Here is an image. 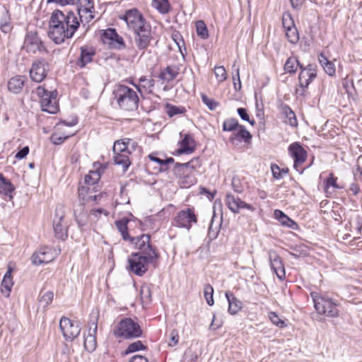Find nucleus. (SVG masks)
I'll use <instances>...</instances> for the list:
<instances>
[{
    "mask_svg": "<svg viewBox=\"0 0 362 362\" xmlns=\"http://www.w3.org/2000/svg\"><path fill=\"white\" fill-rule=\"evenodd\" d=\"M79 26L80 21L74 11L55 9L50 17L48 36L60 45L66 39L71 38Z\"/></svg>",
    "mask_w": 362,
    "mask_h": 362,
    "instance_id": "obj_1",
    "label": "nucleus"
},
{
    "mask_svg": "<svg viewBox=\"0 0 362 362\" xmlns=\"http://www.w3.org/2000/svg\"><path fill=\"white\" fill-rule=\"evenodd\" d=\"M115 95L121 109L134 111L138 108L139 98L132 88L125 85H119L115 91Z\"/></svg>",
    "mask_w": 362,
    "mask_h": 362,
    "instance_id": "obj_2",
    "label": "nucleus"
},
{
    "mask_svg": "<svg viewBox=\"0 0 362 362\" xmlns=\"http://www.w3.org/2000/svg\"><path fill=\"white\" fill-rule=\"evenodd\" d=\"M310 296L314 302V306L317 313L329 317H337L339 315L338 304L331 298L322 296L317 292H312Z\"/></svg>",
    "mask_w": 362,
    "mask_h": 362,
    "instance_id": "obj_3",
    "label": "nucleus"
},
{
    "mask_svg": "<svg viewBox=\"0 0 362 362\" xmlns=\"http://www.w3.org/2000/svg\"><path fill=\"white\" fill-rule=\"evenodd\" d=\"M113 334L116 337H122L126 339L137 338L141 336L142 330L139 325L132 319L126 317L122 319L113 329Z\"/></svg>",
    "mask_w": 362,
    "mask_h": 362,
    "instance_id": "obj_4",
    "label": "nucleus"
},
{
    "mask_svg": "<svg viewBox=\"0 0 362 362\" xmlns=\"http://www.w3.org/2000/svg\"><path fill=\"white\" fill-rule=\"evenodd\" d=\"M132 240H129L135 245L142 255L146 256L150 262H155L158 258L159 255L156 249L150 243L151 237L147 234H142L139 236L132 237Z\"/></svg>",
    "mask_w": 362,
    "mask_h": 362,
    "instance_id": "obj_5",
    "label": "nucleus"
},
{
    "mask_svg": "<svg viewBox=\"0 0 362 362\" xmlns=\"http://www.w3.org/2000/svg\"><path fill=\"white\" fill-rule=\"evenodd\" d=\"M119 18L126 23L128 29L133 33L149 24L136 8L127 10Z\"/></svg>",
    "mask_w": 362,
    "mask_h": 362,
    "instance_id": "obj_6",
    "label": "nucleus"
},
{
    "mask_svg": "<svg viewBox=\"0 0 362 362\" xmlns=\"http://www.w3.org/2000/svg\"><path fill=\"white\" fill-rule=\"evenodd\" d=\"M37 95L41 98L40 105L42 110L50 114H55L58 111V105L56 103L57 92H49L42 86L37 88Z\"/></svg>",
    "mask_w": 362,
    "mask_h": 362,
    "instance_id": "obj_7",
    "label": "nucleus"
},
{
    "mask_svg": "<svg viewBox=\"0 0 362 362\" xmlns=\"http://www.w3.org/2000/svg\"><path fill=\"white\" fill-rule=\"evenodd\" d=\"M129 270L139 276H143L148 270V264L151 263L146 256L140 252H133L128 259Z\"/></svg>",
    "mask_w": 362,
    "mask_h": 362,
    "instance_id": "obj_8",
    "label": "nucleus"
},
{
    "mask_svg": "<svg viewBox=\"0 0 362 362\" xmlns=\"http://www.w3.org/2000/svg\"><path fill=\"white\" fill-rule=\"evenodd\" d=\"M93 0H78L76 16L83 26L90 23L95 17Z\"/></svg>",
    "mask_w": 362,
    "mask_h": 362,
    "instance_id": "obj_9",
    "label": "nucleus"
},
{
    "mask_svg": "<svg viewBox=\"0 0 362 362\" xmlns=\"http://www.w3.org/2000/svg\"><path fill=\"white\" fill-rule=\"evenodd\" d=\"M24 48L28 53L47 52L44 42L37 32L28 31L24 40Z\"/></svg>",
    "mask_w": 362,
    "mask_h": 362,
    "instance_id": "obj_10",
    "label": "nucleus"
},
{
    "mask_svg": "<svg viewBox=\"0 0 362 362\" xmlns=\"http://www.w3.org/2000/svg\"><path fill=\"white\" fill-rule=\"evenodd\" d=\"M134 34L136 47L144 52L153 39L151 25L148 24L141 29L136 30Z\"/></svg>",
    "mask_w": 362,
    "mask_h": 362,
    "instance_id": "obj_11",
    "label": "nucleus"
},
{
    "mask_svg": "<svg viewBox=\"0 0 362 362\" xmlns=\"http://www.w3.org/2000/svg\"><path fill=\"white\" fill-rule=\"evenodd\" d=\"M49 68V63L43 58L33 61L30 70V78L37 83L42 82L47 75Z\"/></svg>",
    "mask_w": 362,
    "mask_h": 362,
    "instance_id": "obj_12",
    "label": "nucleus"
},
{
    "mask_svg": "<svg viewBox=\"0 0 362 362\" xmlns=\"http://www.w3.org/2000/svg\"><path fill=\"white\" fill-rule=\"evenodd\" d=\"M59 327L66 340L73 341L81 332L78 322H73L68 317H62L59 322Z\"/></svg>",
    "mask_w": 362,
    "mask_h": 362,
    "instance_id": "obj_13",
    "label": "nucleus"
},
{
    "mask_svg": "<svg viewBox=\"0 0 362 362\" xmlns=\"http://www.w3.org/2000/svg\"><path fill=\"white\" fill-rule=\"evenodd\" d=\"M175 221L176 226L182 228L189 229L192 224L197 222V218L194 214V210L190 208L179 211L175 218Z\"/></svg>",
    "mask_w": 362,
    "mask_h": 362,
    "instance_id": "obj_14",
    "label": "nucleus"
},
{
    "mask_svg": "<svg viewBox=\"0 0 362 362\" xmlns=\"http://www.w3.org/2000/svg\"><path fill=\"white\" fill-rule=\"evenodd\" d=\"M100 179V173L98 170H90L89 173L85 175L84 181L87 186H82L78 188V194L81 196L90 191L96 192L98 182Z\"/></svg>",
    "mask_w": 362,
    "mask_h": 362,
    "instance_id": "obj_15",
    "label": "nucleus"
},
{
    "mask_svg": "<svg viewBox=\"0 0 362 362\" xmlns=\"http://www.w3.org/2000/svg\"><path fill=\"white\" fill-rule=\"evenodd\" d=\"M288 151L294 160V168L296 170H299L298 167H300L306 160L307 151L298 142L291 144L288 146Z\"/></svg>",
    "mask_w": 362,
    "mask_h": 362,
    "instance_id": "obj_16",
    "label": "nucleus"
},
{
    "mask_svg": "<svg viewBox=\"0 0 362 362\" xmlns=\"http://www.w3.org/2000/svg\"><path fill=\"white\" fill-rule=\"evenodd\" d=\"M300 72L298 76L299 85L302 88H307L317 76V70L313 64L305 67L300 65Z\"/></svg>",
    "mask_w": 362,
    "mask_h": 362,
    "instance_id": "obj_17",
    "label": "nucleus"
},
{
    "mask_svg": "<svg viewBox=\"0 0 362 362\" xmlns=\"http://www.w3.org/2000/svg\"><path fill=\"white\" fill-rule=\"evenodd\" d=\"M226 203L228 209L235 214H238L242 209H247L252 211H255V208L251 204H247L238 197L230 193L226 194Z\"/></svg>",
    "mask_w": 362,
    "mask_h": 362,
    "instance_id": "obj_18",
    "label": "nucleus"
},
{
    "mask_svg": "<svg viewBox=\"0 0 362 362\" xmlns=\"http://www.w3.org/2000/svg\"><path fill=\"white\" fill-rule=\"evenodd\" d=\"M55 259V255L52 250L47 247H43L36 251L32 256L33 264L40 265L47 264Z\"/></svg>",
    "mask_w": 362,
    "mask_h": 362,
    "instance_id": "obj_19",
    "label": "nucleus"
},
{
    "mask_svg": "<svg viewBox=\"0 0 362 362\" xmlns=\"http://www.w3.org/2000/svg\"><path fill=\"white\" fill-rule=\"evenodd\" d=\"M269 259L270 266L280 280L286 278V273L284 264L281 257L274 250H269Z\"/></svg>",
    "mask_w": 362,
    "mask_h": 362,
    "instance_id": "obj_20",
    "label": "nucleus"
},
{
    "mask_svg": "<svg viewBox=\"0 0 362 362\" xmlns=\"http://www.w3.org/2000/svg\"><path fill=\"white\" fill-rule=\"evenodd\" d=\"M113 37H117V39L116 40L117 49L120 50L125 48L126 45L122 37L118 35L115 28H107L103 30L101 39L104 44H108L110 45Z\"/></svg>",
    "mask_w": 362,
    "mask_h": 362,
    "instance_id": "obj_21",
    "label": "nucleus"
},
{
    "mask_svg": "<svg viewBox=\"0 0 362 362\" xmlns=\"http://www.w3.org/2000/svg\"><path fill=\"white\" fill-rule=\"evenodd\" d=\"M14 190V185L9 180L5 178L2 173H0V194L6 201H12Z\"/></svg>",
    "mask_w": 362,
    "mask_h": 362,
    "instance_id": "obj_22",
    "label": "nucleus"
},
{
    "mask_svg": "<svg viewBox=\"0 0 362 362\" xmlns=\"http://www.w3.org/2000/svg\"><path fill=\"white\" fill-rule=\"evenodd\" d=\"M81 54L76 62L77 66L83 68L86 65L93 61V57L95 54V51L93 47L83 46L80 48Z\"/></svg>",
    "mask_w": 362,
    "mask_h": 362,
    "instance_id": "obj_23",
    "label": "nucleus"
},
{
    "mask_svg": "<svg viewBox=\"0 0 362 362\" xmlns=\"http://www.w3.org/2000/svg\"><path fill=\"white\" fill-rule=\"evenodd\" d=\"M225 295L228 303V313L230 315L237 314L242 309V302L230 291H226Z\"/></svg>",
    "mask_w": 362,
    "mask_h": 362,
    "instance_id": "obj_24",
    "label": "nucleus"
},
{
    "mask_svg": "<svg viewBox=\"0 0 362 362\" xmlns=\"http://www.w3.org/2000/svg\"><path fill=\"white\" fill-rule=\"evenodd\" d=\"M25 79V77L23 76L12 77L8 82V90L14 94H18L23 89Z\"/></svg>",
    "mask_w": 362,
    "mask_h": 362,
    "instance_id": "obj_25",
    "label": "nucleus"
},
{
    "mask_svg": "<svg viewBox=\"0 0 362 362\" xmlns=\"http://www.w3.org/2000/svg\"><path fill=\"white\" fill-rule=\"evenodd\" d=\"M180 148L177 150L179 154L192 153L194 151V141L189 134H185L180 142Z\"/></svg>",
    "mask_w": 362,
    "mask_h": 362,
    "instance_id": "obj_26",
    "label": "nucleus"
},
{
    "mask_svg": "<svg viewBox=\"0 0 362 362\" xmlns=\"http://www.w3.org/2000/svg\"><path fill=\"white\" fill-rule=\"evenodd\" d=\"M129 222V219L127 218H123L120 220H117L115 222L117 229L120 233L122 238L125 241L132 240V236L129 235L128 233V223Z\"/></svg>",
    "mask_w": 362,
    "mask_h": 362,
    "instance_id": "obj_27",
    "label": "nucleus"
},
{
    "mask_svg": "<svg viewBox=\"0 0 362 362\" xmlns=\"http://www.w3.org/2000/svg\"><path fill=\"white\" fill-rule=\"evenodd\" d=\"M139 81L140 83L139 85H136L134 83H133V85L140 93H141V88L148 93H152V88L155 86V81L153 78L148 76H141Z\"/></svg>",
    "mask_w": 362,
    "mask_h": 362,
    "instance_id": "obj_28",
    "label": "nucleus"
},
{
    "mask_svg": "<svg viewBox=\"0 0 362 362\" xmlns=\"http://www.w3.org/2000/svg\"><path fill=\"white\" fill-rule=\"evenodd\" d=\"M127 153H114V163L115 165H120L124 172L127 171L131 164Z\"/></svg>",
    "mask_w": 362,
    "mask_h": 362,
    "instance_id": "obj_29",
    "label": "nucleus"
},
{
    "mask_svg": "<svg viewBox=\"0 0 362 362\" xmlns=\"http://www.w3.org/2000/svg\"><path fill=\"white\" fill-rule=\"evenodd\" d=\"M63 217L60 216L58 220H54L53 223V228L55 233V236L62 240H65L67 238V227L62 224Z\"/></svg>",
    "mask_w": 362,
    "mask_h": 362,
    "instance_id": "obj_30",
    "label": "nucleus"
},
{
    "mask_svg": "<svg viewBox=\"0 0 362 362\" xmlns=\"http://www.w3.org/2000/svg\"><path fill=\"white\" fill-rule=\"evenodd\" d=\"M94 329H93V333H88L87 336L84 337V341H83V346L86 351L88 352H93L96 346H97V341H96V337H95V333L97 332V325H94Z\"/></svg>",
    "mask_w": 362,
    "mask_h": 362,
    "instance_id": "obj_31",
    "label": "nucleus"
},
{
    "mask_svg": "<svg viewBox=\"0 0 362 362\" xmlns=\"http://www.w3.org/2000/svg\"><path fill=\"white\" fill-rule=\"evenodd\" d=\"M318 60L321 66L323 67L325 71L330 76H332L335 74L336 69L334 63L327 58V57L323 54L320 53L318 55Z\"/></svg>",
    "mask_w": 362,
    "mask_h": 362,
    "instance_id": "obj_32",
    "label": "nucleus"
},
{
    "mask_svg": "<svg viewBox=\"0 0 362 362\" xmlns=\"http://www.w3.org/2000/svg\"><path fill=\"white\" fill-rule=\"evenodd\" d=\"M238 128V132L233 136H231L230 140L234 142L235 139L238 141L243 139L245 143H250L252 139V134L243 125H240Z\"/></svg>",
    "mask_w": 362,
    "mask_h": 362,
    "instance_id": "obj_33",
    "label": "nucleus"
},
{
    "mask_svg": "<svg viewBox=\"0 0 362 362\" xmlns=\"http://www.w3.org/2000/svg\"><path fill=\"white\" fill-rule=\"evenodd\" d=\"M282 112L287 119L285 122L291 127H296L298 126V121L296 114L291 107L288 105H284L282 106Z\"/></svg>",
    "mask_w": 362,
    "mask_h": 362,
    "instance_id": "obj_34",
    "label": "nucleus"
},
{
    "mask_svg": "<svg viewBox=\"0 0 362 362\" xmlns=\"http://www.w3.org/2000/svg\"><path fill=\"white\" fill-rule=\"evenodd\" d=\"M178 74L177 70L171 66H167L162 70L158 76L160 80L170 82L174 80Z\"/></svg>",
    "mask_w": 362,
    "mask_h": 362,
    "instance_id": "obj_35",
    "label": "nucleus"
},
{
    "mask_svg": "<svg viewBox=\"0 0 362 362\" xmlns=\"http://www.w3.org/2000/svg\"><path fill=\"white\" fill-rule=\"evenodd\" d=\"M300 65H301L300 63L296 57H291L288 58L284 64V70L289 74H295Z\"/></svg>",
    "mask_w": 362,
    "mask_h": 362,
    "instance_id": "obj_36",
    "label": "nucleus"
},
{
    "mask_svg": "<svg viewBox=\"0 0 362 362\" xmlns=\"http://www.w3.org/2000/svg\"><path fill=\"white\" fill-rule=\"evenodd\" d=\"M153 6L161 13H168L170 10L168 0H153Z\"/></svg>",
    "mask_w": 362,
    "mask_h": 362,
    "instance_id": "obj_37",
    "label": "nucleus"
},
{
    "mask_svg": "<svg viewBox=\"0 0 362 362\" xmlns=\"http://www.w3.org/2000/svg\"><path fill=\"white\" fill-rule=\"evenodd\" d=\"M197 34L201 38L205 40L209 37L208 28L203 21H197L196 22Z\"/></svg>",
    "mask_w": 362,
    "mask_h": 362,
    "instance_id": "obj_38",
    "label": "nucleus"
},
{
    "mask_svg": "<svg viewBox=\"0 0 362 362\" xmlns=\"http://www.w3.org/2000/svg\"><path fill=\"white\" fill-rule=\"evenodd\" d=\"M13 285V282L12 279L4 277L1 285V291L5 297H9Z\"/></svg>",
    "mask_w": 362,
    "mask_h": 362,
    "instance_id": "obj_39",
    "label": "nucleus"
},
{
    "mask_svg": "<svg viewBox=\"0 0 362 362\" xmlns=\"http://www.w3.org/2000/svg\"><path fill=\"white\" fill-rule=\"evenodd\" d=\"M146 349H147V347L145 345H144L142 341L139 340V341H136L133 343H131L128 346V347L126 349V350L124 351V354L128 355V354H130L132 353H134V352H136V351H138L140 350H145Z\"/></svg>",
    "mask_w": 362,
    "mask_h": 362,
    "instance_id": "obj_40",
    "label": "nucleus"
},
{
    "mask_svg": "<svg viewBox=\"0 0 362 362\" xmlns=\"http://www.w3.org/2000/svg\"><path fill=\"white\" fill-rule=\"evenodd\" d=\"M286 37L288 41L291 44H296L299 40V34L297 28L295 27H291L288 30H285Z\"/></svg>",
    "mask_w": 362,
    "mask_h": 362,
    "instance_id": "obj_41",
    "label": "nucleus"
},
{
    "mask_svg": "<svg viewBox=\"0 0 362 362\" xmlns=\"http://www.w3.org/2000/svg\"><path fill=\"white\" fill-rule=\"evenodd\" d=\"M113 153H129L128 146L126 144V138L117 140L113 146Z\"/></svg>",
    "mask_w": 362,
    "mask_h": 362,
    "instance_id": "obj_42",
    "label": "nucleus"
},
{
    "mask_svg": "<svg viewBox=\"0 0 362 362\" xmlns=\"http://www.w3.org/2000/svg\"><path fill=\"white\" fill-rule=\"evenodd\" d=\"M54 293L52 291H47L40 293L39 302L43 308H47L53 300Z\"/></svg>",
    "mask_w": 362,
    "mask_h": 362,
    "instance_id": "obj_43",
    "label": "nucleus"
},
{
    "mask_svg": "<svg viewBox=\"0 0 362 362\" xmlns=\"http://www.w3.org/2000/svg\"><path fill=\"white\" fill-rule=\"evenodd\" d=\"M165 108L168 115L170 117L177 115L183 114L186 112L184 107H177L168 103L166 104Z\"/></svg>",
    "mask_w": 362,
    "mask_h": 362,
    "instance_id": "obj_44",
    "label": "nucleus"
},
{
    "mask_svg": "<svg viewBox=\"0 0 362 362\" xmlns=\"http://www.w3.org/2000/svg\"><path fill=\"white\" fill-rule=\"evenodd\" d=\"M240 125L235 118L226 119L223 124V130L225 132H232L238 129Z\"/></svg>",
    "mask_w": 362,
    "mask_h": 362,
    "instance_id": "obj_45",
    "label": "nucleus"
},
{
    "mask_svg": "<svg viewBox=\"0 0 362 362\" xmlns=\"http://www.w3.org/2000/svg\"><path fill=\"white\" fill-rule=\"evenodd\" d=\"M282 25L284 30L295 27V23L291 14L289 12H284L282 15Z\"/></svg>",
    "mask_w": 362,
    "mask_h": 362,
    "instance_id": "obj_46",
    "label": "nucleus"
},
{
    "mask_svg": "<svg viewBox=\"0 0 362 362\" xmlns=\"http://www.w3.org/2000/svg\"><path fill=\"white\" fill-rule=\"evenodd\" d=\"M214 294V288L210 284H206L204 286V298L206 300V303L209 305H213L214 303V300L213 298Z\"/></svg>",
    "mask_w": 362,
    "mask_h": 362,
    "instance_id": "obj_47",
    "label": "nucleus"
},
{
    "mask_svg": "<svg viewBox=\"0 0 362 362\" xmlns=\"http://www.w3.org/2000/svg\"><path fill=\"white\" fill-rule=\"evenodd\" d=\"M140 296L143 303H148L151 300V291L148 286H142L140 289Z\"/></svg>",
    "mask_w": 362,
    "mask_h": 362,
    "instance_id": "obj_48",
    "label": "nucleus"
},
{
    "mask_svg": "<svg viewBox=\"0 0 362 362\" xmlns=\"http://www.w3.org/2000/svg\"><path fill=\"white\" fill-rule=\"evenodd\" d=\"M268 317L271 322L276 326L281 328L286 326L285 321L280 319L279 315L275 312H269L268 313Z\"/></svg>",
    "mask_w": 362,
    "mask_h": 362,
    "instance_id": "obj_49",
    "label": "nucleus"
},
{
    "mask_svg": "<svg viewBox=\"0 0 362 362\" xmlns=\"http://www.w3.org/2000/svg\"><path fill=\"white\" fill-rule=\"evenodd\" d=\"M202 165L199 158L196 157L192 158L190 161L185 163L182 165H178L180 168H188V170H196Z\"/></svg>",
    "mask_w": 362,
    "mask_h": 362,
    "instance_id": "obj_50",
    "label": "nucleus"
},
{
    "mask_svg": "<svg viewBox=\"0 0 362 362\" xmlns=\"http://www.w3.org/2000/svg\"><path fill=\"white\" fill-rule=\"evenodd\" d=\"M233 69L235 72L233 74V86L235 90H240L241 89V82L240 78V69L239 67H235V65L233 64Z\"/></svg>",
    "mask_w": 362,
    "mask_h": 362,
    "instance_id": "obj_51",
    "label": "nucleus"
},
{
    "mask_svg": "<svg viewBox=\"0 0 362 362\" xmlns=\"http://www.w3.org/2000/svg\"><path fill=\"white\" fill-rule=\"evenodd\" d=\"M214 74L218 82H223L227 78L226 71L223 66H215Z\"/></svg>",
    "mask_w": 362,
    "mask_h": 362,
    "instance_id": "obj_52",
    "label": "nucleus"
},
{
    "mask_svg": "<svg viewBox=\"0 0 362 362\" xmlns=\"http://www.w3.org/2000/svg\"><path fill=\"white\" fill-rule=\"evenodd\" d=\"M337 177H334L332 173L330 174L329 177L325 181V192L329 193V189L330 187H333L335 189H339V187L337 184Z\"/></svg>",
    "mask_w": 362,
    "mask_h": 362,
    "instance_id": "obj_53",
    "label": "nucleus"
},
{
    "mask_svg": "<svg viewBox=\"0 0 362 362\" xmlns=\"http://www.w3.org/2000/svg\"><path fill=\"white\" fill-rule=\"evenodd\" d=\"M8 11H6L4 13V16L2 17L1 20V25L0 28L1 30L4 33H8L11 30V25L8 22Z\"/></svg>",
    "mask_w": 362,
    "mask_h": 362,
    "instance_id": "obj_54",
    "label": "nucleus"
},
{
    "mask_svg": "<svg viewBox=\"0 0 362 362\" xmlns=\"http://www.w3.org/2000/svg\"><path fill=\"white\" fill-rule=\"evenodd\" d=\"M232 187L233 190L237 193H241L244 190V185L241 182V180L238 176H234L232 179Z\"/></svg>",
    "mask_w": 362,
    "mask_h": 362,
    "instance_id": "obj_55",
    "label": "nucleus"
},
{
    "mask_svg": "<svg viewBox=\"0 0 362 362\" xmlns=\"http://www.w3.org/2000/svg\"><path fill=\"white\" fill-rule=\"evenodd\" d=\"M184 163H175L174 167H173V171H174V174L176 176L181 177L182 176H185V174L188 175V173H189V170H188V168H181V167L180 168L178 166V165H182Z\"/></svg>",
    "mask_w": 362,
    "mask_h": 362,
    "instance_id": "obj_56",
    "label": "nucleus"
},
{
    "mask_svg": "<svg viewBox=\"0 0 362 362\" xmlns=\"http://www.w3.org/2000/svg\"><path fill=\"white\" fill-rule=\"evenodd\" d=\"M202 100L210 110H214L218 105V103L217 102L208 98L204 94H202Z\"/></svg>",
    "mask_w": 362,
    "mask_h": 362,
    "instance_id": "obj_57",
    "label": "nucleus"
},
{
    "mask_svg": "<svg viewBox=\"0 0 362 362\" xmlns=\"http://www.w3.org/2000/svg\"><path fill=\"white\" fill-rule=\"evenodd\" d=\"M238 114L240 117V118L246 122H248L251 125H255V121L254 119H250L249 115L247 114V110L243 107H239L237 110Z\"/></svg>",
    "mask_w": 362,
    "mask_h": 362,
    "instance_id": "obj_58",
    "label": "nucleus"
},
{
    "mask_svg": "<svg viewBox=\"0 0 362 362\" xmlns=\"http://www.w3.org/2000/svg\"><path fill=\"white\" fill-rule=\"evenodd\" d=\"M279 222L281 223V225L286 226L291 229H296L298 227L297 223L291 219L287 215H285Z\"/></svg>",
    "mask_w": 362,
    "mask_h": 362,
    "instance_id": "obj_59",
    "label": "nucleus"
},
{
    "mask_svg": "<svg viewBox=\"0 0 362 362\" xmlns=\"http://www.w3.org/2000/svg\"><path fill=\"white\" fill-rule=\"evenodd\" d=\"M70 136H62L59 134H53L51 136L52 142L55 145L62 144L65 140L69 138Z\"/></svg>",
    "mask_w": 362,
    "mask_h": 362,
    "instance_id": "obj_60",
    "label": "nucleus"
},
{
    "mask_svg": "<svg viewBox=\"0 0 362 362\" xmlns=\"http://www.w3.org/2000/svg\"><path fill=\"white\" fill-rule=\"evenodd\" d=\"M179 341V335L176 330H172L170 332V341L169 342V346H173L176 345Z\"/></svg>",
    "mask_w": 362,
    "mask_h": 362,
    "instance_id": "obj_61",
    "label": "nucleus"
},
{
    "mask_svg": "<svg viewBox=\"0 0 362 362\" xmlns=\"http://www.w3.org/2000/svg\"><path fill=\"white\" fill-rule=\"evenodd\" d=\"M271 170L274 178L280 179L282 177V175L281 174V168L276 164H272L271 166Z\"/></svg>",
    "mask_w": 362,
    "mask_h": 362,
    "instance_id": "obj_62",
    "label": "nucleus"
},
{
    "mask_svg": "<svg viewBox=\"0 0 362 362\" xmlns=\"http://www.w3.org/2000/svg\"><path fill=\"white\" fill-rule=\"evenodd\" d=\"M28 153H29V147L25 146L23 148H21L18 152H17L15 157L17 159H23L28 154Z\"/></svg>",
    "mask_w": 362,
    "mask_h": 362,
    "instance_id": "obj_63",
    "label": "nucleus"
},
{
    "mask_svg": "<svg viewBox=\"0 0 362 362\" xmlns=\"http://www.w3.org/2000/svg\"><path fill=\"white\" fill-rule=\"evenodd\" d=\"M129 362H148V360L141 355H134L130 358Z\"/></svg>",
    "mask_w": 362,
    "mask_h": 362,
    "instance_id": "obj_64",
    "label": "nucleus"
}]
</instances>
